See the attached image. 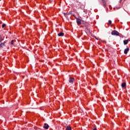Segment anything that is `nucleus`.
<instances>
[{
    "instance_id": "nucleus-17",
    "label": "nucleus",
    "mask_w": 130,
    "mask_h": 130,
    "mask_svg": "<svg viewBox=\"0 0 130 130\" xmlns=\"http://www.w3.org/2000/svg\"><path fill=\"white\" fill-rule=\"evenodd\" d=\"M95 39H96V40H99V39H98V38H96V37H95Z\"/></svg>"
},
{
    "instance_id": "nucleus-15",
    "label": "nucleus",
    "mask_w": 130,
    "mask_h": 130,
    "mask_svg": "<svg viewBox=\"0 0 130 130\" xmlns=\"http://www.w3.org/2000/svg\"><path fill=\"white\" fill-rule=\"evenodd\" d=\"M64 16H65V17L66 16H68V15H70V13H64Z\"/></svg>"
},
{
    "instance_id": "nucleus-3",
    "label": "nucleus",
    "mask_w": 130,
    "mask_h": 130,
    "mask_svg": "<svg viewBox=\"0 0 130 130\" xmlns=\"http://www.w3.org/2000/svg\"><path fill=\"white\" fill-rule=\"evenodd\" d=\"M75 18L76 19V22L78 25H81V24H82V22H81V19L77 17H76Z\"/></svg>"
},
{
    "instance_id": "nucleus-2",
    "label": "nucleus",
    "mask_w": 130,
    "mask_h": 130,
    "mask_svg": "<svg viewBox=\"0 0 130 130\" xmlns=\"http://www.w3.org/2000/svg\"><path fill=\"white\" fill-rule=\"evenodd\" d=\"M69 83L70 84H73L74 82H75V79L73 77H69Z\"/></svg>"
},
{
    "instance_id": "nucleus-9",
    "label": "nucleus",
    "mask_w": 130,
    "mask_h": 130,
    "mask_svg": "<svg viewBox=\"0 0 130 130\" xmlns=\"http://www.w3.org/2000/svg\"><path fill=\"white\" fill-rule=\"evenodd\" d=\"M64 35V34L62 32H60L58 34V36H59V37H61V36H63Z\"/></svg>"
},
{
    "instance_id": "nucleus-16",
    "label": "nucleus",
    "mask_w": 130,
    "mask_h": 130,
    "mask_svg": "<svg viewBox=\"0 0 130 130\" xmlns=\"http://www.w3.org/2000/svg\"><path fill=\"white\" fill-rule=\"evenodd\" d=\"M11 45H13L14 44V40H12L11 42Z\"/></svg>"
},
{
    "instance_id": "nucleus-10",
    "label": "nucleus",
    "mask_w": 130,
    "mask_h": 130,
    "mask_svg": "<svg viewBox=\"0 0 130 130\" xmlns=\"http://www.w3.org/2000/svg\"><path fill=\"white\" fill-rule=\"evenodd\" d=\"M66 130H72V127L70 126V125H68L66 127Z\"/></svg>"
},
{
    "instance_id": "nucleus-4",
    "label": "nucleus",
    "mask_w": 130,
    "mask_h": 130,
    "mask_svg": "<svg viewBox=\"0 0 130 130\" xmlns=\"http://www.w3.org/2000/svg\"><path fill=\"white\" fill-rule=\"evenodd\" d=\"M43 128H45V129H48L49 128V125L46 123H45L43 126Z\"/></svg>"
},
{
    "instance_id": "nucleus-5",
    "label": "nucleus",
    "mask_w": 130,
    "mask_h": 130,
    "mask_svg": "<svg viewBox=\"0 0 130 130\" xmlns=\"http://www.w3.org/2000/svg\"><path fill=\"white\" fill-rule=\"evenodd\" d=\"M102 3L104 8H106V6H107L106 1L105 0H102Z\"/></svg>"
},
{
    "instance_id": "nucleus-12",
    "label": "nucleus",
    "mask_w": 130,
    "mask_h": 130,
    "mask_svg": "<svg viewBox=\"0 0 130 130\" xmlns=\"http://www.w3.org/2000/svg\"><path fill=\"white\" fill-rule=\"evenodd\" d=\"M4 40L3 39V36L2 35H0V43L2 42V41H3Z\"/></svg>"
},
{
    "instance_id": "nucleus-1",
    "label": "nucleus",
    "mask_w": 130,
    "mask_h": 130,
    "mask_svg": "<svg viewBox=\"0 0 130 130\" xmlns=\"http://www.w3.org/2000/svg\"><path fill=\"white\" fill-rule=\"evenodd\" d=\"M112 35H115L116 36H119V32L116 30H112L111 32Z\"/></svg>"
},
{
    "instance_id": "nucleus-11",
    "label": "nucleus",
    "mask_w": 130,
    "mask_h": 130,
    "mask_svg": "<svg viewBox=\"0 0 130 130\" xmlns=\"http://www.w3.org/2000/svg\"><path fill=\"white\" fill-rule=\"evenodd\" d=\"M123 43L124 45H126L128 43V40H125L123 41Z\"/></svg>"
},
{
    "instance_id": "nucleus-14",
    "label": "nucleus",
    "mask_w": 130,
    "mask_h": 130,
    "mask_svg": "<svg viewBox=\"0 0 130 130\" xmlns=\"http://www.w3.org/2000/svg\"><path fill=\"white\" fill-rule=\"evenodd\" d=\"M6 26H7V24L3 23L2 24V28H5L6 27Z\"/></svg>"
},
{
    "instance_id": "nucleus-19",
    "label": "nucleus",
    "mask_w": 130,
    "mask_h": 130,
    "mask_svg": "<svg viewBox=\"0 0 130 130\" xmlns=\"http://www.w3.org/2000/svg\"><path fill=\"white\" fill-rule=\"evenodd\" d=\"M86 30H88L87 27H86L85 28Z\"/></svg>"
},
{
    "instance_id": "nucleus-8",
    "label": "nucleus",
    "mask_w": 130,
    "mask_h": 130,
    "mask_svg": "<svg viewBox=\"0 0 130 130\" xmlns=\"http://www.w3.org/2000/svg\"><path fill=\"white\" fill-rule=\"evenodd\" d=\"M121 87H122V88H126V83H125V82H123L121 84Z\"/></svg>"
},
{
    "instance_id": "nucleus-6",
    "label": "nucleus",
    "mask_w": 130,
    "mask_h": 130,
    "mask_svg": "<svg viewBox=\"0 0 130 130\" xmlns=\"http://www.w3.org/2000/svg\"><path fill=\"white\" fill-rule=\"evenodd\" d=\"M6 43H7V42H4L3 43H1L0 44V48H3L4 46L5 47L6 46Z\"/></svg>"
},
{
    "instance_id": "nucleus-7",
    "label": "nucleus",
    "mask_w": 130,
    "mask_h": 130,
    "mask_svg": "<svg viewBox=\"0 0 130 130\" xmlns=\"http://www.w3.org/2000/svg\"><path fill=\"white\" fill-rule=\"evenodd\" d=\"M129 50V48H128V47H127L126 49L124 50V54H127V52H128V51Z\"/></svg>"
},
{
    "instance_id": "nucleus-18",
    "label": "nucleus",
    "mask_w": 130,
    "mask_h": 130,
    "mask_svg": "<svg viewBox=\"0 0 130 130\" xmlns=\"http://www.w3.org/2000/svg\"><path fill=\"white\" fill-rule=\"evenodd\" d=\"M93 130H97V128L96 127L93 128Z\"/></svg>"
},
{
    "instance_id": "nucleus-13",
    "label": "nucleus",
    "mask_w": 130,
    "mask_h": 130,
    "mask_svg": "<svg viewBox=\"0 0 130 130\" xmlns=\"http://www.w3.org/2000/svg\"><path fill=\"white\" fill-rule=\"evenodd\" d=\"M108 24V25H111V24H112V21H111V20H109Z\"/></svg>"
}]
</instances>
